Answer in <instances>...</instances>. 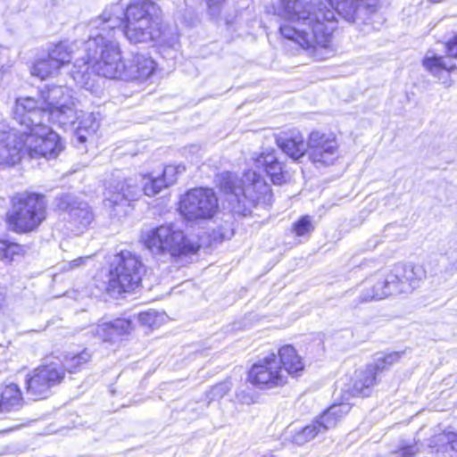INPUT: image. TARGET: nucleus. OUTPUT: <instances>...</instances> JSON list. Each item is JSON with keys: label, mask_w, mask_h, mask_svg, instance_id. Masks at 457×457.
<instances>
[{"label": "nucleus", "mask_w": 457, "mask_h": 457, "mask_svg": "<svg viewBox=\"0 0 457 457\" xmlns=\"http://www.w3.org/2000/svg\"><path fill=\"white\" fill-rule=\"evenodd\" d=\"M220 237L221 240H223V239L228 238L229 235L228 234H220Z\"/></svg>", "instance_id": "obj_46"}, {"label": "nucleus", "mask_w": 457, "mask_h": 457, "mask_svg": "<svg viewBox=\"0 0 457 457\" xmlns=\"http://www.w3.org/2000/svg\"><path fill=\"white\" fill-rule=\"evenodd\" d=\"M24 151L31 158L54 159L62 151L59 135L51 128L40 133L23 132Z\"/></svg>", "instance_id": "obj_14"}, {"label": "nucleus", "mask_w": 457, "mask_h": 457, "mask_svg": "<svg viewBox=\"0 0 457 457\" xmlns=\"http://www.w3.org/2000/svg\"><path fill=\"white\" fill-rule=\"evenodd\" d=\"M312 162L323 166L334 164L338 158V145L332 134L312 131L307 144Z\"/></svg>", "instance_id": "obj_15"}, {"label": "nucleus", "mask_w": 457, "mask_h": 457, "mask_svg": "<svg viewBox=\"0 0 457 457\" xmlns=\"http://www.w3.org/2000/svg\"><path fill=\"white\" fill-rule=\"evenodd\" d=\"M162 319L163 315L154 310L142 312L137 314V320L139 323L151 328L158 326Z\"/></svg>", "instance_id": "obj_37"}, {"label": "nucleus", "mask_w": 457, "mask_h": 457, "mask_svg": "<svg viewBox=\"0 0 457 457\" xmlns=\"http://www.w3.org/2000/svg\"><path fill=\"white\" fill-rule=\"evenodd\" d=\"M224 0H206L209 12L212 16H216L220 12V6Z\"/></svg>", "instance_id": "obj_42"}, {"label": "nucleus", "mask_w": 457, "mask_h": 457, "mask_svg": "<svg viewBox=\"0 0 457 457\" xmlns=\"http://www.w3.org/2000/svg\"><path fill=\"white\" fill-rule=\"evenodd\" d=\"M191 149H192L193 151H198V150H199V147H198L197 145H192V146H191Z\"/></svg>", "instance_id": "obj_47"}, {"label": "nucleus", "mask_w": 457, "mask_h": 457, "mask_svg": "<svg viewBox=\"0 0 457 457\" xmlns=\"http://www.w3.org/2000/svg\"><path fill=\"white\" fill-rule=\"evenodd\" d=\"M24 150L23 133H18L5 123H0V165L12 166L21 160Z\"/></svg>", "instance_id": "obj_19"}, {"label": "nucleus", "mask_w": 457, "mask_h": 457, "mask_svg": "<svg viewBox=\"0 0 457 457\" xmlns=\"http://www.w3.org/2000/svg\"><path fill=\"white\" fill-rule=\"evenodd\" d=\"M78 122L75 129L72 142L79 150H86L83 145L98 130L100 121L93 112H77V119L74 124Z\"/></svg>", "instance_id": "obj_22"}, {"label": "nucleus", "mask_w": 457, "mask_h": 457, "mask_svg": "<svg viewBox=\"0 0 457 457\" xmlns=\"http://www.w3.org/2000/svg\"><path fill=\"white\" fill-rule=\"evenodd\" d=\"M220 187L231 211L244 216L250 214L253 207L269 205L272 201L270 186L254 170H247L242 178L232 172L222 173Z\"/></svg>", "instance_id": "obj_4"}, {"label": "nucleus", "mask_w": 457, "mask_h": 457, "mask_svg": "<svg viewBox=\"0 0 457 457\" xmlns=\"http://www.w3.org/2000/svg\"><path fill=\"white\" fill-rule=\"evenodd\" d=\"M59 210L68 212L70 222L78 229L87 228L94 220V214L87 203L73 195L66 194L56 199Z\"/></svg>", "instance_id": "obj_20"}, {"label": "nucleus", "mask_w": 457, "mask_h": 457, "mask_svg": "<svg viewBox=\"0 0 457 457\" xmlns=\"http://www.w3.org/2000/svg\"><path fill=\"white\" fill-rule=\"evenodd\" d=\"M46 218V204L37 194H18L12 199V207L6 213L8 228L15 233L35 231Z\"/></svg>", "instance_id": "obj_6"}, {"label": "nucleus", "mask_w": 457, "mask_h": 457, "mask_svg": "<svg viewBox=\"0 0 457 457\" xmlns=\"http://www.w3.org/2000/svg\"><path fill=\"white\" fill-rule=\"evenodd\" d=\"M390 271L379 270L366 279L362 301L381 300L398 294L395 281H391Z\"/></svg>", "instance_id": "obj_21"}, {"label": "nucleus", "mask_w": 457, "mask_h": 457, "mask_svg": "<svg viewBox=\"0 0 457 457\" xmlns=\"http://www.w3.org/2000/svg\"><path fill=\"white\" fill-rule=\"evenodd\" d=\"M423 66L433 76L441 78L443 73H447L456 69V64L451 61H447L446 57L443 56H426L423 60Z\"/></svg>", "instance_id": "obj_30"}, {"label": "nucleus", "mask_w": 457, "mask_h": 457, "mask_svg": "<svg viewBox=\"0 0 457 457\" xmlns=\"http://www.w3.org/2000/svg\"><path fill=\"white\" fill-rule=\"evenodd\" d=\"M278 360L287 376H299L304 369L301 357L292 345L282 346L278 350Z\"/></svg>", "instance_id": "obj_26"}, {"label": "nucleus", "mask_w": 457, "mask_h": 457, "mask_svg": "<svg viewBox=\"0 0 457 457\" xmlns=\"http://www.w3.org/2000/svg\"><path fill=\"white\" fill-rule=\"evenodd\" d=\"M348 403L332 404L310 424L295 431L291 436V441L298 445H303L317 436L324 435L329 429L337 426L342 419L350 411Z\"/></svg>", "instance_id": "obj_10"}, {"label": "nucleus", "mask_w": 457, "mask_h": 457, "mask_svg": "<svg viewBox=\"0 0 457 457\" xmlns=\"http://www.w3.org/2000/svg\"><path fill=\"white\" fill-rule=\"evenodd\" d=\"M419 452V447L416 443L413 445H404L399 448L398 453L403 457H414Z\"/></svg>", "instance_id": "obj_40"}, {"label": "nucleus", "mask_w": 457, "mask_h": 457, "mask_svg": "<svg viewBox=\"0 0 457 457\" xmlns=\"http://www.w3.org/2000/svg\"><path fill=\"white\" fill-rule=\"evenodd\" d=\"M141 238L153 254L169 255L172 259L195 253L200 247L175 223L162 224L145 231Z\"/></svg>", "instance_id": "obj_5"}, {"label": "nucleus", "mask_w": 457, "mask_h": 457, "mask_svg": "<svg viewBox=\"0 0 457 457\" xmlns=\"http://www.w3.org/2000/svg\"><path fill=\"white\" fill-rule=\"evenodd\" d=\"M278 146L293 160H299L307 151L303 135L298 130L281 132L276 137Z\"/></svg>", "instance_id": "obj_23"}, {"label": "nucleus", "mask_w": 457, "mask_h": 457, "mask_svg": "<svg viewBox=\"0 0 457 457\" xmlns=\"http://www.w3.org/2000/svg\"><path fill=\"white\" fill-rule=\"evenodd\" d=\"M13 119L29 130V133H40L49 129L52 116L48 110L33 97H20L13 109Z\"/></svg>", "instance_id": "obj_11"}, {"label": "nucleus", "mask_w": 457, "mask_h": 457, "mask_svg": "<svg viewBox=\"0 0 457 457\" xmlns=\"http://www.w3.org/2000/svg\"><path fill=\"white\" fill-rule=\"evenodd\" d=\"M447 57L457 59V37L449 40L445 45Z\"/></svg>", "instance_id": "obj_41"}, {"label": "nucleus", "mask_w": 457, "mask_h": 457, "mask_svg": "<svg viewBox=\"0 0 457 457\" xmlns=\"http://www.w3.org/2000/svg\"><path fill=\"white\" fill-rule=\"evenodd\" d=\"M158 12V6L150 0H132L126 8L120 3L110 4L87 24L88 39L115 38V33L125 23L123 34L131 44L165 45L166 34Z\"/></svg>", "instance_id": "obj_2"}, {"label": "nucleus", "mask_w": 457, "mask_h": 457, "mask_svg": "<svg viewBox=\"0 0 457 457\" xmlns=\"http://www.w3.org/2000/svg\"><path fill=\"white\" fill-rule=\"evenodd\" d=\"M185 170L186 167L182 164H170L165 166L162 174L160 177L162 179V181L165 182V184H167V187H169L176 182L178 174H180Z\"/></svg>", "instance_id": "obj_36"}, {"label": "nucleus", "mask_w": 457, "mask_h": 457, "mask_svg": "<svg viewBox=\"0 0 457 457\" xmlns=\"http://www.w3.org/2000/svg\"><path fill=\"white\" fill-rule=\"evenodd\" d=\"M427 277V272L420 264H399L390 270V279L395 281L396 292L410 293L420 287Z\"/></svg>", "instance_id": "obj_18"}, {"label": "nucleus", "mask_w": 457, "mask_h": 457, "mask_svg": "<svg viewBox=\"0 0 457 457\" xmlns=\"http://www.w3.org/2000/svg\"><path fill=\"white\" fill-rule=\"evenodd\" d=\"M60 68L48 56L37 60L31 67V74L41 79L57 74Z\"/></svg>", "instance_id": "obj_32"}, {"label": "nucleus", "mask_w": 457, "mask_h": 457, "mask_svg": "<svg viewBox=\"0 0 457 457\" xmlns=\"http://www.w3.org/2000/svg\"><path fill=\"white\" fill-rule=\"evenodd\" d=\"M52 116V122L64 129L72 127L77 119V110L71 90L62 86H51L40 92L38 100Z\"/></svg>", "instance_id": "obj_8"}, {"label": "nucleus", "mask_w": 457, "mask_h": 457, "mask_svg": "<svg viewBox=\"0 0 457 457\" xmlns=\"http://www.w3.org/2000/svg\"><path fill=\"white\" fill-rule=\"evenodd\" d=\"M231 388L229 381H223L213 386L207 393V398L210 401H216L222 398Z\"/></svg>", "instance_id": "obj_38"}, {"label": "nucleus", "mask_w": 457, "mask_h": 457, "mask_svg": "<svg viewBox=\"0 0 457 457\" xmlns=\"http://www.w3.org/2000/svg\"><path fill=\"white\" fill-rule=\"evenodd\" d=\"M139 185L142 187V193L148 196L157 195L162 188L168 187L160 176H139Z\"/></svg>", "instance_id": "obj_33"}, {"label": "nucleus", "mask_w": 457, "mask_h": 457, "mask_svg": "<svg viewBox=\"0 0 457 457\" xmlns=\"http://www.w3.org/2000/svg\"><path fill=\"white\" fill-rule=\"evenodd\" d=\"M4 295L2 293H0V308L4 304Z\"/></svg>", "instance_id": "obj_45"}, {"label": "nucleus", "mask_w": 457, "mask_h": 457, "mask_svg": "<svg viewBox=\"0 0 457 457\" xmlns=\"http://www.w3.org/2000/svg\"><path fill=\"white\" fill-rule=\"evenodd\" d=\"M377 374L378 372L370 364L364 370L356 371L351 394L353 396H368L376 384Z\"/></svg>", "instance_id": "obj_27"}, {"label": "nucleus", "mask_w": 457, "mask_h": 457, "mask_svg": "<svg viewBox=\"0 0 457 457\" xmlns=\"http://www.w3.org/2000/svg\"><path fill=\"white\" fill-rule=\"evenodd\" d=\"M87 25L79 26V29H83L87 35L89 34L88 31L86 29ZM88 40H82V41H60L58 44H55L49 47L47 56L54 62H56L57 66L61 69L65 64H68L73 58L75 54V50L79 51V46H83V52L84 54L79 56L74 64L73 68L71 71V76L72 79V72L78 71H83V58L87 61V52L85 50V43ZM77 84L78 82L73 79Z\"/></svg>", "instance_id": "obj_17"}, {"label": "nucleus", "mask_w": 457, "mask_h": 457, "mask_svg": "<svg viewBox=\"0 0 457 457\" xmlns=\"http://www.w3.org/2000/svg\"><path fill=\"white\" fill-rule=\"evenodd\" d=\"M218 207V198L212 189L195 187L181 197L179 211L187 220H202L212 219Z\"/></svg>", "instance_id": "obj_9"}, {"label": "nucleus", "mask_w": 457, "mask_h": 457, "mask_svg": "<svg viewBox=\"0 0 457 457\" xmlns=\"http://www.w3.org/2000/svg\"><path fill=\"white\" fill-rule=\"evenodd\" d=\"M287 376L279 365L278 356L270 353L254 363L248 372V380L261 389H270L287 383Z\"/></svg>", "instance_id": "obj_13"}, {"label": "nucleus", "mask_w": 457, "mask_h": 457, "mask_svg": "<svg viewBox=\"0 0 457 457\" xmlns=\"http://www.w3.org/2000/svg\"><path fill=\"white\" fill-rule=\"evenodd\" d=\"M87 61L83 58V71H73L78 85L88 89L91 87V70L99 76L125 80L145 79L155 70L154 60L137 54L130 60H122L118 41L112 37L88 39L85 43Z\"/></svg>", "instance_id": "obj_3"}, {"label": "nucleus", "mask_w": 457, "mask_h": 457, "mask_svg": "<svg viewBox=\"0 0 457 457\" xmlns=\"http://www.w3.org/2000/svg\"><path fill=\"white\" fill-rule=\"evenodd\" d=\"M404 352H392L389 353H377L372 368L378 373L389 369L394 363L397 362Z\"/></svg>", "instance_id": "obj_34"}, {"label": "nucleus", "mask_w": 457, "mask_h": 457, "mask_svg": "<svg viewBox=\"0 0 457 457\" xmlns=\"http://www.w3.org/2000/svg\"><path fill=\"white\" fill-rule=\"evenodd\" d=\"M294 230L298 237L309 234L313 230V226L308 216L301 218L294 224Z\"/></svg>", "instance_id": "obj_39"}, {"label": "nucleus", "mask_w": 457, "mask_h": 457, "mask_svg": "<svg viewBox=\"0 0 457 457\" xmlns=\"http://www.w3.org/2000/svg\"><path fill=\"white\" fill-rule=\"evenodd\" d=\"M428 446L436 453H457V433L453 431H442L435 433L428 441Z\"/></svg>", "instance_id": "obj_29"}, {"label": "nucleus", "mask_w": 457, "mask_h": 457, "mask_svg": "<svg viewBox=\"0 0 457 457\" xmlns=\"http://www.w3.org/2000/svg\"><path fill=\"white\" fill-rule=\"evenodd\" d=\"M145 272V267L134 253L123 250L117 253L111 263L107 290L120 295L137 289Z\"/></svg>", "instance_id": "obj_7"}, {"label": "nucleus", "mask_w": 457, "mask_h": 457, "mask_svg": "<svg viewBox=\"0 0 457 457\" xmlns=\"http://www.w3.org/2000/svg\"><path fill=\"white\" fill-rule=\"evenodd\" d=\"M381 0H280L276 15L280 35L314 54L327 48L337 27L336 12L348 22H367Z\"/></svg>", "instance_id": "obj_1"}, {"label": "nucleus", "mask_w": 457, "mask_h": 457, "mask_svg": "<svg viewBox=\"0 0 457 457\" xmlns=\"http://www.w3.org/2000/svg\"><path fill=\"white\" fill-rule=\"evenodd\" d=\"M63 378L64 370L60 362L41 365L27 375V393L34 400L46 398L52 387L60 384Z\"/></svg>", "instance_id": "obj_12"}, {"label": "nucleus", "mask_w": 457, "mask_h": 457, "mask_svg": "<svg viewBox=\"0 0 457 457\" xmlns=\"http://www.w3.org/2000/svg\"><path fill=\"white\" fill-rule=\"evenodd\" d=\"M372 263H374V262H373V261H365L364 262H362V263L360 265L359 269H361V270H365L367 267H370V264H372Z\"/></svg>", "instance_id": "obj_44"}, {"label": "nucleus", "mask_w": 457, "mask_h": 457, "mask_svg": "<svg viewBox=\"0 0 457 457\" xmlns=\"http://www.w3.org/2000/svg\"><path fill=\"white\" fill-rule=\"evenodd\" d=\"M89 257H79L78 259H75L68 263L70 266V269H74L77 267H79L80 265L84 264L87 260H88Z\"/></svg>", "instance_id": "obj_43"}, {"label": "nucleus", "mask_w": 457, "mask_h": 457, "mask_svg": "<svg viewBox=\"0 0 457 457\" xmlns=\"http://www.w3.org/2000/svg\"><path fill=\"white\" fill-rule=\"evenodd\" d=\"M23 406V398L19 386L9 383L1 387L0 411L10 412L19 411Z\"/></svg>", "instance_id": "obj_28"}, {"label": "nucleus", "mask_w": 457, "mask_h": 457, "mask_svg": "<svg viewBox=\"0 0 457 457\" xmlns=\"http://www.w3.org/2000/svg\"><path fill=\"white\" fill-rule=\"evenodd\" d=\"M142 195L137 178H128L108 184L104 192V204L108 207L126 206Z\"/></svg>", "instance_id": "obj_16"}, {"label": "nucleus", "mask_w": 457, "mask_h": 457, "mask_svg": "<svg viewBox=\"0 0 457 457\" xmlns=\"http://www.w3.org/2000/svg\"><path fill=\"white\" fill-rule=\"evenodd\" d=\"M22 253V246L16 243L0 240V261L11 262Z\"/></svg>", "instance_id": "obj_35"}, {"label": "nucleus", "mask_w": 457, "mask_h": 457, "mask_svg": "<svg viewBox=\"0 0 457 457\" xmlns=\"http://www.w3.org/2000/svg\"><path fill=\"white\" fill-rule=\"evenodd\" d=\"M133 329L130 320L116 319L96 326L95 334L103 341H112L116 337L129 334Z\"/></svg>", "instance_id": "obj_25"}, {"label": "nucleus", "mask_w": 457, "mask_h": 457, "mask_svg": "<svg viewBox=\"0 0 457 457\" xmlns=\"http://www.w3.org/2000/svg\"><path fill=\"white\" fill-rule=\"evenodd\" d=\"M256 165L262 167L275 185H281L287 180L288 174L283 162H279L274 150L262 153L256 159Z\"/></svg>", "instance_id": "obj_24"}, {"label": "nucleus", "mask_w": 457, "mask_h": 457, "mask_svg": "<svg viewBox=\"0 0 457 457\" xmlns=\"http://www.w3.org/2000/svg\"><path fill=\"white\" fill-rule=\"evenodd\" d=\"M91 360V353L85 349L78 354L72 356H65L64 361L61 363L63 370L70 373H74L80 370L84 365L88 363Z\"/></svg>", "instance_id": "obj_31"}]
</instances>
